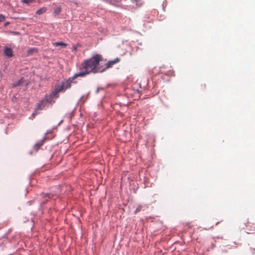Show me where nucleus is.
Listing matches in <instances>:
<instances>
[{"instance_id": "f257e3e1", "label": "nucleus", "mask_w": 255, "mask_h": 255, "mask_svg": "<svg viewBox=\"0 0 255 255\" xmlns=\"http://www.w3.org/2000/svg\"><path fill=\"white\" fill-rule=\"evenodd\" d=\"M102 57L101 55L96 54L88 60H85L82 64L83 68L87 70L90 73L91 72H103V70H101L98 67L100 62L102 61Z\"/></svg>"}, {"instance_id": "f03ea898", "label": "nucleus", "mask_w": 255, "mask_h": 255, "mask_svg": "<svg viewBox=\"0 0 255 255\" xmlns=\"http://www.w3.org/2000/svg\"><path fill=\"white\" fill-rule=\"evenodd\" d=\"M76 83V82L73 79V78L70 77L67 79L65 81L63 82L62 84L59 86L60 88H62V92H64L67 89H70L71 87L72 83Z\"/></svg>"}, {"instance_id": "7ed1b4c3", "label": "nucleus", "mask_w": 255, "mask_h": 255, "mask_svg": "<svg viewBox=\"0 0 255 255\" xmlns=\"http://www.w3.org/2000/svg\"><path fill=\"white\" fill-rule=\"evenodd\" d=\"M62 88H60L59 85L57 86L56 88L50 93V96L54 98H58L59 97V93L60 92H62Z\"/></svg>"}, {"instance_id": "20e7f679", "label": "nucleus", "mask_w": 255, "mask_h": 255, "mask_svg": "<svg viewBox=\"0 0 255 255\" xmlns=\"http://www.w3.org/2000/svg\"><path fill=\"white\" fill-rule=\"evenodd\" d=\"M45 98H43L37 105L36 109L38 110H43L47 104Z\"/></svg>"}, {"instance_id": "39448f33", "label": "nucleus", "mask_w": 255, "mask_h": 255, "mask_svg": "<svg viewBox=\"0 0 255 255\" xmlns=\"http://www.w3.org/2000/svg\"><path fill=\"white\" fill-rule=\"evenodd\" d=\"M120 61V59L119 58H116L114 60L110 61L106 64V68L103 69V71H106L107 69L113 65L119 62Z\"/></svg>"}, {"instance_id": "423d86ee", "label": "nucleus", "mask_w": 255, "mask_h": 255, "mask_svg": "<svg viewBox=\"0 0 255 255\" xmlns=\"http://www.w3.org/2000/svg\"><path fill=\"white\" fill-rule=\"evenodd\" d=\"M4 54L8 58L13 56V51L11 48L5 47L4 49Z\"/></svg>"}, {"instance_id": "0eeeda50", "label": "nucleus", "mask_w": 255, "mask_h": 255, "mask_svg": "<svg viewBox=\"0 0 255 255\" xmlns=\"http://www.w3.org/2000/svg\"><path fill=\"white\" fill-rule=\"evenodd\" d=\"M89 74V73L88 72L87 70H86L84 71H82V72H79L77 74H75L73 77H72L73 78V79H75L76 78H77L78 77H84L85 76H86V75Z\"/></svg>"}, {"instance_id": "6e6552de", "label": "nucleus", "mask_w": 255, "mask_h": 255, "mask_svg": "<svg viewBox=\"0 0 255 255\" xmlns=\"http://www.w3.org/2000/svg\"><path fill=\"white\" fill-rule=\"evenodd\" d=\"M46 139V137H43V138L39 141V142H38L36 144H35V145H34V148L36 150H37L40 147L43 145L44 142V140H45Z\"/></svg>"}, {"instance_id": "1a4fd4ad", "label": "nucleus", "mask_w": 255, "mask_h": 255, "mask_svg": "<svg viewBox=\"0 0 255 255\" xmlns=\"http://www.w3.org/2000/svg\"><path fill=\"white\" fill-rule=\"evenodd\" d=\"M44 98L46 100V102L48 104H52L55 102L54 100H53L54 98L51 97L50 95L49 96L46 95Z\"/></svg>"}, {"instance_id": "9d476101", "label": "nucleus", "mask_w": 255, "mask_h": 255, "mask_svg": "<svg viewBox=\"0 0 255 255\" xmlns=\"http://www.w3.org/2000/svg\"><path fill=\"white\" fill-rule=\"evenodd\" d=\"M37 49L36 48H31L28 49L27 51L26 56H29L32 55L34 53L37 52Z\"/></svg>"}, {"instance_id": "9b49d317", "label": "nucleus", "mask_w": 255, "mask_h": 255, "mask_svg": "<svg viewBox=\"0 0 255 255\" xmlns=\"http://www.w3.org/2000/svg\"><path fill=\"white\" fill-rule=\"evenodd\" d=\"M53 45L54 46H61L62 47H65L67 46V44L65 43H64L63 42H54L53 43Z\"/></svg>"}, {"instance_id": "f8f14e48", "label": "nucleus", "mask_w": 255, "mask_h": 255, "mask_svg": "<svg viewBox=\"0 0 255 255\" xmlns=\"http://www.w3.org/2000/svg\"><path fill=\"white\" fill-rule=\"evenodd\" d=\"M46 9H47L45 7H43L39 9L38 10H37L36 12V13L37 14L40 15V14L45 12L46 11Z\"/></svg>"}, {"instance_id": "ddd939ff", "label": "nucleus", "mask_w": 255, "mask_h": 255, "mask_svg": "<svg viewBox=\"0 0 255 255\" xmlns=\"http://www.w3.org/2000/svg\"><path fill=\"white\" fill-rule=\"evenodd\" d=\"M23 79H20L18 81L15 82L12 85L13 87H15L17 86L20 85L23 83Z\"/></svg>"}, {"instance_id": "4468645a", "label": "nucleus", "mask_w": 255, "mask_h": 255, "mask_svg": "<svg viewBox=\"0 0 255 255\" xmlns=\"http://www.w3.org/2000/svg\"><path fill=\"white\" fill-rule=\"evenodd\" d=\"M61 11V8L60 7H56L54 9V12L56 13H59Z\"/></svg>"}, {"instance_id": "2eb2a0df", "label": "nucleus", "mask_w": 255, "mask_h": 255, "mask_svg": "<svg viewBox=\"0 0 255 255\" xmlns=\"http://www.w3.org/2000/svg\"><path fill=\"white\" fill-rule=\"evenodd\" d=\"M35 0H23L22 1L25 3H32Z\"/></svg>"}, {"instance_id": "dca6fc26", "label": "nucleus", "mask_w": 255, "mask_h": 255, "mask_svg": "<svg viewBox=\"0 0 255 255\" xmlns=\"http://www.w3.org/2000/svg\"><path fill=\"white\" fill-rule=\"evenodd\" d=\"M5 16L0 14V22L3 21L5 19Z\"/></svg>"}, {"instance_id": "f3484780", "label": "nucleus", "mask_w": 255, "mask_h": 255, "mask_svg": "<svg viewBox=\"0 0 255 255\" xmlns=\"http://www.w3.org/2000/svg\"><path fill=\"white\" fill-rule=\"evenodd\" d=\"M141 209H142V206H141V205H139V206L137 207L136 209L135 210V213H137V212H139V211L141 210Z\"/></svg>"}, {"instance_id": "a211bd4d", "label": "nucleus", "mask_w": 255, "mask_h": 255, "mask_svg": "<svg viewBox=\"0 0 255 255\" xmlns=\"http://www.w3.org/2000/svg\"><path fill=\"white\" fill-rule=\"evenodd\" d=\"M50 194H49V193H47V194H45V196H47L49 198H50Z\"/></svg>"}, {"instance_id": "6ab92c4d", "label": "nucleus", "mask_w": 255, "mask_h": 255, "mask_svg": "<svg viewBox=\"0 0 255 255\" xmlns=\"http://www.w3.org/2000/svg\"><path fill=\"white\" fill-rule=\"evenodd\" d=\"M73 48H74V49L75 50H76V49H77L76 47H73Z\"/></svg>"}, {"instance_id": "aec40b11", "label": "nucleus", "mask_w": 255, "mask_h": 255, "mask_svg": "<svg viewBox=\"0 0 255 255\" xmlns=\"http://www.w3.org/2000/svg\"><path fill=\"white\" fill-rule=\"evenodd\" d=\"M8 24V22H6L5 23V26H6Z\"/></svg>"}, {"instance_id": "412c9836", "label": "nucleus", "mask_w": 255, "mask_h": 255, "mask_svg": "<svg viewBox=\"0 0 255 255\" xmlns=\"http://www.w3.org/2000/svg\"><path fill=\"white\" fill-rule=\"evenodd\" d=\"M250 223H248V225H247V227L249 226Z\"/></svg>"}]
</instances>
